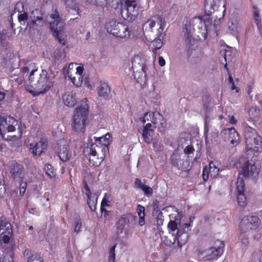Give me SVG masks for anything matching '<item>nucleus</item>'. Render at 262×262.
I'll return each instance as SVG.
<instances>
[{
	"instance_id": "nucleus-27",
	"label": "nucleus",
	"mask_w": 262,
	"mask_h": 262,
	"mask_svg": "<svg viewBox=\"0 0 262 262\" xmlns=\"http://www.w3.org/2000/svg\"><path fill=\"white\" fill-rule=\"evenodd\" d=\"M226 132H228L229 138L231 144L233 146H236L238 143L239 141V137L238 134L235 130V128L233 127H231L229 129H226L225 130Z\"/></svg>"
},
{
	"instance_id": "nucleus-15",
	"label": "nucleus",
	"mask_w": 262,
	"mask_h": 262,
	"mask_svg": "<svg viewBox=\"0 0 262 262\" xmlns=\"http://www.w3.org/2000/svg\"><path fill=\"white\" fill-rule=\"evenodd\" d=\"M244 133L247 148L255 150L256 146L262 142L261 137L258 135L255 129L250 126L245 128Z\"/></svg>"
},
{
	"instance_id": "nucleus-14",
	"label": "nucleus",
	"mask_w": 262,
	"mask_h": 262,
	"mask_svg": "<svg viewBox=\"0 0 262 262\" xmlns=\"http://www.w3.org/2000/svg\"><path fill=\"white\" fill-rule=\"evenodd\" d=\"M83 67L77 63H71L68 67L67 76L76 86H80L83 82Z\"/></svg>"
},
{
	"instance_id": "nucleus-20",
	"label": "nucleus",
	"mask_w": 262,
	"mask_h": 262,
	"mask_svg": "<svg viewBox=\"0 0 262 262\" xmlns=\"http://www.w3.org/2000/svg\"><path fill=\"white\" fill-rule=\"evenodd\" d=\"M72 156V152L67 143L63 141L60 142L58 151V156L62 162H67L71 159Z\"/></svg>"
},
{
	"instance_id": "nucleus-4",
	"label": "nucleus",
	"mask_w": 262,
	"mask_h": 262,
	"mask_svg": "<svg viewBox=\"0 0 262 262\" xmlns=\"http://www.w3.org/2000/svg\"><path fill=\"white\" fill-rule=\"evenodd\" d=\"M234 166L238 170L240 174L245 178L256 181L260 170V165L252 160L244 156L235 159Z\"/></svg>"
},
{
	"instance_id": "nucleus-63",
	"label": "nucleus",
	"mask_w": 262,
	"mask_h": 262,
	"mask_svg": "<svg viewBox=\"0 0 262 262\" xmlns=\"http://www.w3.org/2000/svg\"><path fill=\"white\" fill-rule=\"evenodd\" d=\"M4 39V34L0 33V45L2 43Z\"/></svg>"
},
{
	"instance_id": "nucleus-51",
	"label": "nucleus",
	"mask_w": 262,
	"mask_h": 262,
	"mask_svg": "<svg viewBox=\"0 0 262 262\" xmlns=\"http://www.w3.org/2000/svg\"><path fill=\"white\" fill-rule=\"evenodd\" d=\"M137 211L138 214V216L145 215V208L143 206L138 205L137 208Z\"/></svg>"
},
{
	"instance_id": "nucleus-30",
	"label": "nucleus",
	"mask_w": 262,
	"mask_h": 262,
	"mask_svg": "<svg viewBox=\"0 0 262 262\" xmlns=\"http://www.w3.org/2000/svg\"><path fill=\"white\" fill-rule=\"evenodd\" d=\"M207 4H210L211 6H212V3H213V5H217L219 7L221 6L222 9L221 10H223V14L222 15V17L219 18V20H221V19H223V17L224 15V13H225V6L226 5L225 0H206Z\"/></svg>"
},
{
	"instance_id": "nucleus-62",
	"label": "nucleus",
	"mask_w": 262,
	"mask_h": 262,
	"mask_svg": "<svg viewBox=\"0 0 262 262\" xmlns=\"http://www.w3.org/2000/svg\"><path fill=\"white\" fill-rule=\"evenodd\" d=\"M232 84V86H231V90H235L236 91V92H238V88H236L235 85H234V82L231 83Z\"/></svg>"
},
{
	"instance_id": "nucleus-64",
	"label": "nucleus",
	"mask_w": 262,
	"mask_h": 262,
	"mask_svg": "<svg viewBox=\"0 0 262 262\" xmlns=\"http://www.w3.org/2000/svg\"><path fill=\"white\" fill-rule=\"evenodd\" d=\"M29 71V69L28 67H24L23 69H22V71L24 72V73H27Z\"/></svg>"
},
{
	"instance_id": "nucleus-41",
	"label": "nucleus",
	"mask_w": 262,
	"mask_h": 262,
	"mask_svg": "<svg viewBox=\"0 0 262 262\" xmlns=\"http://www.w3.org/2000/svg\"><path fill=\"white\" fill-rule=\"evenodd\" d=\"M44 170L50 178L52 179L55 177V174L53 171V168L51 165L49 164H46L44 167Z\"/></svg>"
},
{
	"instance_id": "nucleus-6",
	"label": "nucleus",
	"mask_w": 262,
	"mask_h": 262,
	"mask_svg": "<svg viewBox=\"0 0 262 262\" xmlns=\"http://www.w3.org/2000/svg\"><path fill=\"white\" fill-rule=\"evenodd\" d=\"M87 101L86 99L82 101L81 105L76 108L73 116L72 127L77 133H83L85 131L89 107Z\"/></svg>"
},
{
	"instance_id": "nucleus-54",
	"label": "nucleus",
	"mask_w": 262,
	"mask_h": 262,
	"mask_svg": "<svg viewBox=\"0 0 262 262\" xmlns=\"http://www.w3.org/2000/svg\"><path fill=\"white\" fill-rule=\"evenodd\" d=\"M135 184L136 186L140 189L142 188V187L145 185V184H143L141 181L138 178L135 179Z\"/></svg>"
},
{
	"instance_id": "nucleus-33",
	"label": "nucleus",
	"mask_w": 262,
	"mask_h": 262,
	"mask_svg": "<svg viewBox=\"0 0 262 262\" xmlns=\"http://www.w3.org/2000/svg\"><path fill=\"white\" fill-rule=\"evenodd\" d=\"M236 193L244 192L245 186L244 180L243 177H237L235 182Z\"/></svg>"
},
{
	"instance_id": "nucleus-47",
	"label": "nucleus",
	"mask_w": 262,
	"mask_h": 262,
	"mask_svg": "<svg viewBox=\"0 0 262 262\" xmlns=\"http://www.w3.org/2000/svg\"><path fill=\"white\" fill-rule=\"evenodd\" d=\"M28 262H43V260L38 255H33L29 258Z\"/></svg>"
},
{
	"instance_id": "nucleus-28",
	"label": "nucleus",
	"mask_w": 262,
	"mask_h": 262,
	"mask_svg": "<svg viewBox=\"0 0 262 262\" xmlns=\"http://www.w3.org/2000/svg\"><path fill=\"white\" fill-rule=\"evenodd\" d=\"M95 140L96 142V144H100V145H99V146L105 147V150H106V147H107L112 142L111 139V135L108 133L101 137L95 138Z\"/></svg>"
},
{
	"instance_id": "nucleus-52",
	"label": "nucleus",
	"mask_w": 262,
	"mask_h": 262,
	"mask_svg": "<svg viewBox=\"0 0 262 262\" xmlns=\"http://www.w3.org/2000/svg\"><path fill=\"white\" fill-rule=\"evenodd\" d=\"M18 19L19 21H25L28 19V15L26 12L21 14H18Z\"/></svg>"
},
{
	"instance_id": "nucleus-9",
	"label": "nucleus",
	"mask_w": 262,
	"mask_h": 262,
	"mask_svg": "<svg viewBox=\"0 0 262 262\" xmlns=\"http://www.w3.org/2000/svg\"><path fill=\"white\" fill-rule=\"evenodd\" d=\"M194 34L200 39H205L207 37V23H210L211 20L207 15L194 17L191 20Z\"/></svg>"
},
{
	"instance_id": "nucleus-10",
	"label": "nucleus",
	"mask_w": 262,
	"mask_h": 262,
	"mask_svg": "<svg viewBox=\"0 0 262 262\" xmlns=\"http://www.w3.org/2000/svg\"><path fill=\"white\" fill-rule=\"evenodd\" d=\"M50 17L52 19V20L50 21V24L51 30L53 32L54 36L57 37L60 43L62 45H65L66 39L61 32L64 26V22L61 20L56 10L55 11L53 14L50 15Z\"/></svg>"
},
{
	"instance_id": "nucleus-17",
	"label": "nucleus",
	"mask_w": 262,
	"mask_h": 262,
	"mask_svg": "<svg viewBox=\"0 0 262 262\" xmlns=\"http://www.w3.org/2000/svg\"><path fill=\"white\" fill-rule=\"evenodd\" d=\"M136 216L131 213H126L121 215L116 224L117 233H122L125 225L130 227L133 225L136 222Z\"/></svg>"
},
{
	"instance_id": "nucleus-60",
	"label": "nucleus",
	"mask_w": 262,
	"mask_h": 262,
	"mask_svg": "<svg viewBox=\"0 0 262 262\" xmlns=\"http://www.w3.org/2000/svg\"><path fill=\"white\" fill-rule=\"evenodd\" d=\"M229 122L230 123H231L232 124H236V120L233 116H232L230 117V119H229Z\"/></svg>"
},
{
	"instance_id": "nucleus-18",
	"label": "nucleus",
	"mask_w": 262,
	"mask_h": 262,
	"mask_svg": "<svg viewBox=\"0 0 262 262\" xmlns=\"http://www.w3.org/2000/svg\"><path fill=\"white\" fill-rule=\"evenodd\" d=\"M219 245L216 247H212L205 251V255L203 257L204 260H211L221 255L223 251L224 244L220 241H217Z\"/></svg>"
},
{
	"instance_id": "nucleus-34",
	"label": "nucleus",
	"mask_w": 262,
	"mask_h": 262,
	"mask_svg": "<svg viewBox=\"0 0 262 262\" xmlns=\"http://www.w3.org/2000/svg\"><path fill=\"white\" fill-rule=\"evenodd\" d=\"M8 229H12L10 223L7 221L4 216H0V232L8 230Z\"/></svg>"
},
{
	"instance_id": "nucleus-50",
	"label": "nucleus",
	"mask_w": 262,
	"mask_h": 262,
	"mask_svg": "<svg viewBox=\"0 0 262 262\" xmlns=\"http://www.w3.org/2000/svg\"><path fill=\"white\" fill-rule=\"evenodd\" d=\"M63 55V52L59 49H56L54 53V57L56 59H59Z\"/></svg>"
},
{
	"instance_id": "nucleus-21",
	"label": "nucleus",
	"mask_w": 262,
	"mask_h": 262,
	"mask_svg": "<svg viewBox=\"0 0 262 262\" xmlns=\"http://www.w3.org/2000/svg\"><path fill=\"white\" fill-rule=\"evenodd\" d=\"M47 147V143L45 140H40L36 143H30L29 149L35 156H39L43 152Z\"/></svg>"
},
{
	"instance_id": "nucleus-19",
	"label": "nucleus",
	"mask_w": 262,
	"mask_h": 262,
	"mask_svg": "<svg viewBox=\"0 0 262 262\" xmlns=\"http://www.w3.org/2000/svg\"><path fill=\"white\" fill-rule=\"evenodd\" d=\"M182 32L185 38V42L187 46H190L193 39V33L194 32L191 20H186L183 21Z\"/></svg>"
},
{
	"instance_id": "nucleus-39",
	"label": "nucleus",
	"mask_w": 262,
	"mask_h": 262,
	"mask_svg": "<svg viewBox=\"0 0 262 262\" xmlns=\"http://www.w3.org/2000/svg\"><path fill=\"white\" fill-rule=\"evenodd\" d=\"M90 4H93L97 6L104 7L107 4V0H85Z\"/></svg>"
},
{
	"instance_id": "nucleus-32",
	"label": "nucleus",
	"mask_w": 262,
	"mask_h": 262,
	"mask_svg": "<svg viewBox=\"0 0 262 262\" xmlns=\"http://www.w3.org/2000/svg\"><path fill=\"white\" fill-rule=\"evenodd\" d=\"M12 229H9L8 230L0 232V241H3L5 244L8 243L12 236Z\"/></svg>"
},
{
	"instance_id": "nucleus-38",
	"label": "nucleus",
	"mask_w": 262,
	"mask_h": 262,
	"mask_svg": "<svg viewBox=\"0 0 262 262\" xmlns=\"http://www.w3.org/2000/svg\"><path fill=\"white\" fill-rule=\"evenodd\" d=\"M249 262H262V250H257L252 253V258Z\"/></svg>"
},
{
	"instance_id": "nucleus-49",
	"label": "nucleus",
	"mask_w": 262,
	"mask_h": 262,
	"mask_svg": "<svg viewBox=\"0 0 262 262\" xmlns=\"http://www.w3.org/2000/svg\"><path fill=\"white\" fill-rule=\"evenodd\" d=\"M6 192V186L4 181L3 179H0V195L3 196Z\"/></svg>"
},
{
	"instance_id": "nucleus-25",
	"label": "nucleus",
	"mask_w": 262,
	"mask_h": 262,
	"mask_svg": "<svg viewBox=\"0 0 262 262\" xmlns=\"http://www.w3.org/2000/svg\"><path fill=\"white\" fill-rule=\"evenodd\" d=\"M111 88L106 82H100L98 88V93L99 97L104 99H108L110 96Z\"/></svg>"
},
{
	"instance_id": "nucleus-35",
	"label": "nucleus",
	"mask_w": 262,
	"mask_h": 262,
	"mask_svg": "<svg viewBox=\"0 0 262 262\" xmlns=\"http://www.w3.org/2000/svg\"><path fill=\"white\" fill-rule=\"evenodd\" d=\"M249 115L250 118L256 121L258 120L260 115V110L256 107H251L249 111Z\"/></svg>"
},
{
	"instance_id": "nucleus-44",
	"label": "nucleus",
	"mask_w": 262,
	"mask_h": 262,
	"mask_svg": "<svg viewBox=\"0 0 262 262\" xmlns=\"http://www.w3.org/2000/svg\"><path fill=\"white\" fill-rule=\"evenodd\" d=\"M141 189L143 191L144 194L147 196H150L153 193L152 189L150 187L146 185H145Z\"/></svg>"
},
{
	"instance_id": "nucleus-58",
	"label": "nucleus",
	"mask_w": 262,
	"mask_h": 262,
	"mask_svg": "<svg viewBox=\"0 0 262 262\" xmlns=\"http://www.w3.org/2000/svg\"><path fill=\"white\" fill-rule=\"evenodd\" d=\"M158 62H159V65L161 67H163L165 64V61L164 59L162 56H160L159 57Z\"/></svg>"
},
{
	"instance_id": "nucleus-8",
	"label": "nucleus",
	"mask_w": 262,
	"mask_h": 262,
	"mask_svg": "<svg viewBox=\"0 0 262 262\" xmlns=\"http://www.w3.org/2000/svg\"><path fill=\"white\" fill-rule=\"evenodd\" d=\"M124 1V4H122L121 15L126 20L132 21L139 14V2L138 0Z\"/></svg>"
},
{
	"instance_id": "nucleus-42",
	"label": "nucleus",
	"mask_w": 262,
	"mask_h": 262,
	"mask_svg": "<svg viewBox=\"0 0 262 262\" xmlns=\"http://www.w3.org/2000/svg\"><path fill=\"white\" fill-rule=\"evenodd\" d=\"M116 245H117V244H115L110 249L108 262H115V248H116Z\"/></svg>"
},
{
	"instance_id": "nucleus-45",
	"label": "nucleus",
	"mask_w": 262,
	"mask_h": 262,
	"mask_svg": "<svg viewBox=\"0 0 262 262\" xmlns=\"http://www.w3.org/2000/svg\"><path fill=\"white\" fill-rule=\"evenodd\" d=\"M239 239L243 247H246L249 244L248 238L244 234H241L239 236Z\"/></svg>"
},
{
	"instance_id": "nucleus-53",
	"label": "nucleus",
	"mask_w": 262,
	"mask_h": 262,
	"mask_svg": "<svg viewBox=\"0 0 262 262\" xmlns=\"http://www.w3.org/2000/svg\"><path fill=\"white\" fill-rule=\"evenodd\" d=\"M81 227V224L80 221L77 220L75 222V232H78L80 231Z\"/></svg>"
},
{
	"instance_id": "nucleus-59",
	"label": "nucleus",
	"mask_w": 262,
	"mask_h": 262,
	"mask_svg": "<svg viewBox=\"0 0 262 262\" xmlns=\"http://www.w3.org/2000/svg\"><path fill=\"white\" fill-rule=\"evenodd\" d=\"M144 216L145 215L139 216V224L140 226H143L145 224Z\"/></svg>"
},
{
	"instance_id": "nucleus-23",
	"label": "nucleus",
	"mask_w": 262,
	"mask_h": 262,
	"mask_svg": "<svg viewBox=\"0 0 262 262\" xmlns=\"http://www.w3.org/2000/svg\"><path fill=\"white\" fill-rule=\"evenodd\" d=\"M10 173L15 179H21L24 175V167L17 163H12L11 166Z\"/></svg>"
},
{
	"instance_id": "nucleus-16",
	"label": "nucleus",
	"mask_w": 262,
	"mask_h": 262,
	"mask_svg": "<svg viewBox=\"0 0 262 262\" xmlns=\"http://www.w3.org/2000/svg\"><path fill=\"white\" fill-rule=\"evenodd\" d=\"M260 224V221L256 216H244L239 223V228L241 232L246 233L250 230L256 229Z\"/></svg>"
},
{
	"instance_id": "nucleus-13",
	"label": "nucleus",
	"mask_w": 262,
	"mask_h": 262,
	"mask_svg": "<svg viewBox=\"0 0 262 262\" xmlns=\"http://www.w3.org/2000/svg\"><path fill=\"white\" fill-rule=\"evenodd\" d=\"M89 161L95 166H99L103 161L105 156V148L99 145L92 144L88 154Z\"/></svg>"
},
{
	"instance_id": "nucleus-46",
	"label": "nucleus",
	"mask_w": 262,
	"mask_h": 262,
	"mask_svg": "<svg viewBox=\"0 0 262 262\" xmlns=\"http://www.w3.org/2000/svg\"><path fill=\"white\" fill-rule=\"evenodd\" d=\"M24 6L22 3L18 2L16 4L14 7V12H18L19 14L20 12L23 11Z\"/></svg>"
},
{
	"instance_id": "nucleus-43",
	"label": "nucleus",
	"mask_w": 262,
	"mask_h": 262,
	"mask_svg": "<svg viewBox=\"0 0 262 262\" xmlns=\"http://www.w3.org/2000/svg\"><path fill=\"white\" fill-rule=\"evenodd\" d=\"M253 16L254 18L256 24V25L259 29L260 26V19L259 16V13L258 10L254 8V10L253 11Z\"/></svg>"
},
{
	"instance_id": "nucleus-11",
	"label": "nucleus",
	"mask_w": 262,
	"mask_h": 262,
	"mask_svg": "<svg viewBox=\"0 0 262 262\" xmlns=\"http://www.w3.org/2000/svg\"><path fill=\"white\" fill-rule=\"evenodd\" d=\"M132 68L134 77L138 82L142 83L146 78V59L144 57L137 56L132 60Z\"/></svg>"
},
{
	"instance_id": "nucleus-31",
	"label": "nucleus",
	"mask_w": 262,
	"mask_h": 262,
	"mask_svg": "<svg viewBox=\"0 0 262 262\" xmlns=\"http://www.w3.org/2000/svg\"><path fill=\"white\" fill-rule=\"evenodd\" d=\"M42 24V17L36 16L35 15L31 16L27 24V27H33L34 26L41 25Z\"/></svg>"
},
{
	"instance_id": "nucleus-57",
	"label": "nucleus",
	"mask_w": 262,
	"mask_h": 262,
	"mask_svg": "<svg viewBox=\"0 0 262 262\" xmlns=\"http://www.w3.org/2000/svg\"><path fill=\"white\" fill-rule=\"evenodd\" d=\"M26 185H27V184L26 183L21 184L20 187V194L21 195H23L24 194V193L25 192Z\"/></svg>"
},
{
	"instance_id": "nucleus-1",
	"label": "nucleus",
	"mask_w": 262,
	"mask_h": 262,
	"mask_svg": "<svg viewBox=\"0 0 262 262\" xmlns=\"http://www.w3.org/2000/svg\"><path fill=\"white\" fill-rule=\"evenodd\" d=\"M29 77L33 90H29V86L26 89L33 96L46 93L53 85V82L45 70H42L41 72L33 70Z\"/></svg>"
},
{
	"instance_id": "nucleus-3",
	"label": "nucleus",
	"mask_w": 262,
	"mask_h": 262,
	"mask_svg": "<svg viewBox=\"0 0 262 262\" xmlns=\"http://www.w3.org/2000/svg\"><path fill=\"white\" fill-rule=\"evenodd\" d=\"M191 222L181 224V219L178 214L174 220H170L168 224L169 232L173 236L174 243L177 241L179 247H182L187 242L189 237Z\"/></svg>"
},
{
	"instance_id": "nucleus-5",
	"label": "nucleus",
	"mask_w": 262,
	"mask_h": 262,
	"mask_svg": "<svg viewBox=\"0 0 262 262\" xmlns=\"http://www.w3.org/2000/svg\"><path fill=\"white\" fill-rule=\"evenodd\" d=\"M165 20L160 15L152 16L144 25V34L147 40H152L155 36L164 34L163 32L165 27Z\"/></svg>"
},
{
	"instance_id": "nucleus-55",
	"label": "nucleus",
	"mask_w": 262,
	"mask_h": 262,
	"mask_svg": "<svg viewBox=\"0 0 262 262\" xmlns=\"http://www.w3.org/2000/svg\"><path fill=\"white\" fill-rule=\"evenodd\" d=\"M194 151V148L191 145H188L184 150V152L185 154H190L192 153Z\"/></svg>"
},
{
	"instance_id": "nucleus-7",
	"label": "nucleus",
	"mask_w": 262,
	"mask_h": 262,
	"mask_svg": "<svg viewBox=\"0 0 262 262\" xmlns=\"http://www.w3.org/2000/svg\"><path fill=\"white\" fill-rule=\"evenodd\" d=\"M17 123V121L10 116L0 118V133L5 140H15L20 138L22 135L21 130L17 135H11L15 132Z\"/></svg>"
},
{
	"instance_id": "nucleus-2",
	"label": "nucleus",
	"mask_w": 262,
	"mask_h": 262,
	"mask_svg": "<svg viewBox=\"0 0 262 262\" xmlns=\"http://www.w3.org/2000/svg\"><path fill=\"white\" fill-rule=\"evenodd\" d=\"M140 120L146 124L144 126L142 132V136L145 141L150 143L151 141V135L154 129L157 127L164 128L165 123L164 118L158 112H148L144 114L143 117H141Z\"/></svg>"
},
{
	"instance_id": "nucleus-37",
	"label": "nucleus",
	"mask_w": 262,
	"mask_h": 262,
	"mask_svg": "<svg viewBox=\"0 0 262 262\" xmlns=\"http://www.w3.org/2000/svg\"><path fill=\"white\" fill-rule=\"evenodd\" d=\"M237 201L241 207H245L247 205V198L244 192L237 193Z\"/></svg>"
},
{
	"instance_id": "nucleus-56",
	"label": "nucleus",
	"mask_w": 262,
	"mask_h": 262,
	"mask_svg": "<svg viewBox=\"0 0 262 262\" xmlns=\"http://www.w3.org/2000/svg\"><path fill=\"white\" fill-rule=\"evenodd\" d=\"M58 129H59L60 130H57L55 132L56 136H61L60 134L62 133L63 130H65L64 127L63 125H59L57 127Z\"/></svg>"
},
{
	"instance_id": "nucleus-61",
	"label": "nucleus",
	"mask_w": 262,
	"mask_h": 262,
	"mask_svg": "<svg viewBox=\"0 0 262 262\" xmlns=\"http://www.w3.org/2000/svg\"><path fill=\"white\" fill-rule=\"evenodd\" d=\"M5 97V93L0 91V101L3 100Z\"/></svg>"
},
{
	"instance_id": "nucleus-22",
	"label": "nucleus",
	"mask_w": 262,
	"mask_h": 262,
	"mask_svg": "<svg viewBox=\"0 0 262 262\" xmlns=\"http://www.w3.org/2000/svg\"><path fill=\"white\" fill-rule=\"evenodd\" d=\"M219 172V168L216 166L215 164L213 162H211L209 163L208 168L207 167L204 168L203 172V180L206 181L208 180L209 176L212 178H214L218 175Z\"/></svg>"
},
{
	"instance_id": "nucleus-29",
	"label": "nucleus",
	"mask_w": 262,
	"mask_h": 262,
	"mask_svg": "<svg viewBox=\"0 0 262 262\" xmlns=\"http://www.w3.org/2000/svg\"><path fill=\"white\" fill-rule=\"evenodd\" d=\"M64 104L69 106L73 107L76 103L74 95L72 92H67L62 96Z\"/></svg>"
},
{
	"instance_id": "nucleus-40",
	"label": "nucleus",
	"mask_w": 262,
	"mask_h": 262,
	"mask_svg": "<svg viewBox=\"0 0 262 262\" xmlns=\"http://www.w3.org/2000/svg\"><path fill=\"white\" fill-rule=\"evenodd\" d=\"M180 159V156L179 154L177 151H174L170 157L171 164L174 166H178Z\"/></svg>"
},
{
	"instance_id": "nucleus-26",
	"label": "nucleus",
	"mask_w": 262,
	"mask_h": 262,
	"mask_svg": "<svg viewBox=\"0 0 262 262\" xmlns=\"http://www.w3.org/2000/svg\"><path fill=\"white\" fill-rule=\"evenodd\" d=\"M240 19L235 16L230 18L228 23V29L231 33L237 32L241 28Z\"/></svg>"
},
{
	"instance_id": "nucleus-12",
	"label": "nucleus",
	"mask_w": 262,
	"mask_h": 262,
	"mask_svg": "<svg viewBox=\"0 0 262 262\" xmlns=\"http://www.w3.org/2000/svg\"><path fill=\"white\" fill-rule=\"evenodd\" d=\"M106 28L108 33L117 37L126 38L129 36L128 27L123 23L114 20L107 23Z\"/></svg>"
},
{
	"instance_id": "nucleus-36",
	"label": "nucleus",
	"mask_w": 262,
	"mask_h": 262,
	"mask_svg": "<svg viewBox=\"0 0 262 262\" xmlns=\"http://www.w3.org/2000/svg\"><path fill=\"white\" fill-rule=\"evenodd\" d=\"M164 37V34H161V36H155L151 40L149 41H152L153 46L156 49H159L162 46V40Z\"/></svg>"
},
{
	"instance_id": "nucleus-48",
	"label": "nucleus",
	"mask_w": 262,
	"mask_h": 262,
	"mask_svg": "<svg viewBox=\"0 0 262 262\" xmlns=\"http://www.w3.org/2000/svg\"><path fill=\"white\" fill-rule=\"evenodd\" d=\"M110 203L111 202L109 200V196L107 193H105L101 202V206L102 207L108 206Z\"/></svg>"
},
{
	"instance_id": "nucleus-24",
	"label": "nucleus",
	"mask_w": 262,
	"mask_h": 262,
	"mask_svg": "<svg viewBox=\"0 0 262 262\" xmlns=\"http://www.w3.org/2000/svg\"><path fill=\"white\" fill-rule=\"evenodd\" d=\"M85 189L86 190L85 193L88 198V204L89 207L92 211H94L96 209L98 195L96 193L92 194L90 191V188L86 184L85 186Z\"/></svg>"
}]
</instances>
